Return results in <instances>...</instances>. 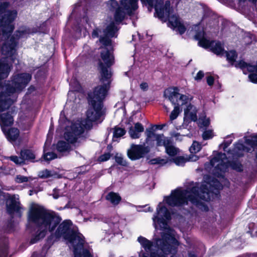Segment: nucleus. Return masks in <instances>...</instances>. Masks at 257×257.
I'll return each instance as SVG.
<instances>
[{
  "mask_svg": "<svg viewBox=\"0 0 257 257\" xmlns=\"http://www.w3.org/2000/svg\"><path fill=\"white\" fill-rule=\"evenodd\" d=\"M99 41L107 47L103 48L101 52L99 60L101 85L96 87L93 92L88 94L90 107L86 113L87 120L85 124L83 123L85 129H90L92 122L97 120L102 115V101L107 94L111 81L112 72L110 67L113 64L114 58L110 50L111 42L108 38L102 37Z\"/></svg>",
  "mask_w": 257,
  "mask_h": 257,
  "instance_id": "f257e3e1",
  "label": "nucleus"
},
{
  "mask_svg": "<svg viewBox=\"0 0 257 257\" xmlns=\"http://www.w3.org/2000/svg\"><path fill=\"white\" fill-rule=\"evenodd\" d=\"M170 214L166 207L160 203L153 220L155 229L162 230V238H155L153 242L144 237H139L138 241L146 251L143 257H165L176 252L179 243L175 237L174 231L167 224V221L170 219Z\"/></svg>",
  "mask_w": 257,
  "mask_h": 257,
  "instance_id": "f03ea898",
  "label": "nucleus"
},
{
  "mask_svg": "<svg viewBox=\"0 0 257 257\" xmlns=\"http://www.w3.org/2000/svg\"><path fill=\"white\" fill-rule=\"evenodd\" d=\"M29 73L16 74L12 77L5 85L0 86V124L3 132L6 127L10 126L14 122L13 117L9 113H3L9 108L16 100L19 94L31 80Z\"/></svg>",
  "mask_w": 257,
  "mask_h": 257,
  "instance_id": "7ed1b4c3",
  "label": "nucleus"
},
{
  "mask_svg": "<svg viewBox=\"0 0 257 257\" xmlns=\"http://www.w3.org/2000/svg\"><path fill=\"white\" fill-rule=\"evenodd\" d=\"M28 218L38 227L37 232L31 238V244L35 243L43 238L48 231H53L61 220L55 213L48 212L37 205L31 206Z\"/></svg>",
  "mask_w": 257,
  "mask_h": 257,
  "instance_id": "20e7f679",
  "label": "nucleus"
},
{
  "mask_svg": "<svg viewBox=\"0 0 257 257\" xmlns=\"http://www.w3.org/2000/svg\"><path fill=\"white\" fill-rule=\"evenodd\" d=\"M120 5L114 0H109L106 4V11L108 13H113L114 18H107V26L104 33L106 37H112L115 36L117 28L116 23L121 22L125 15H131L133 11L138 9V0H120Z\"/></svg>",
  "mask_w": 257,
  "mask_h": 257,
  "instance_id": "39448f33",
  "label": "nucleus"
},
{
  "mask_svg": "<svg viewBox=\"0 0 257 257\" xmlns=\"http://www.w3.org/2000/svg\"><path fill=\"white\" fill-rule=\"evenodd\" d=\"M13 31L8 35V37L3 38L7 48L3 52V45H0V80L7 78L11 71V62L14 61L15 53V47L16 45L15 39L27 38L31 33L30 30L25 27H21L15 34V37H10ZM2 35L0 36V41Z\"/></svg>",
  "mask_w": 257,
  "mask_h": 257,
  "instance_id": "423d86ee",
  "label": "nucleus"
},
{
  "mask_svg": "<svg viewBox=\"0 0 257 257\" xmlns=\"http://www.w3.org/2000/svg\"><path fill=\"white\" fill-rule=\"evenodd\" d=\"M208 184H203L200 188L199 193V187H194L191 189L186 190L177 189L172 193L170 196L165 198L166 202L170 206H180L187 203L190 201L193 204L198 205L199 199L204 201H208L210 199Z\"/></svg>",
  "mask_w": 257,
  "mask_h": 257,
  "instance_id": "0eeeda50",
  "label": "nucleus"
},
{
  "mask_svg": "<svg viewBox=\"0 0 257 257\" xmlns=\"http://www.w3.org/2000/svg\"><path fill=\"white\" fill-rule=\"evenodd\" d=\"M143 3L148 4L151 8L155 5L156 14L162 21L168 20L169 26L176 29L180 34H183L186 30L185 26L180 22L179 19L173 14L170 8V3L166 1L165 4L162 0H141Z\"/></svg>",
  "mask_w": 257,
  "mask_h": 257,
  "instance_id": "6e6552de",
  "label": "nucleus"
},
{
  "mask_svg": "<svg viewBox=\"0 0 257 257\" xmlns=\"http://www.w3.org/2000/svg\"><path fill=\"white\" fill-rule=\"evenodd\" d=\"M9 4L6 2H0V36L2 35L0 45H3V52H5L7 46L3 38H6L8 35L13 31L14 26L13 22L17 17V12L16 10H7Z\"/></svg>",
  "mask_w": 257,
  "mask_h": 257,
  "instance_id": "1a4fd4ad",
  "label": "nucleus"
},
{
  "mask_svg": "<svg viewBox=\"0 0 257 257\" xmlns=\"http://www.w3.org/2000/svg\"><path fill=\"white\" fill-rule=\"evenodd\" d=\"M179 91L177 87H171L166 89L164 93V97L174 105V108L170 115L171 120L176 119L181 112L179 107V101L183 105L187 104L192 99V96L180 94Z\"/></svg>",
  "mask_w": 257,
  "mask_h": 257,
  "instance_id": "9d476101",
  "label": "nucleus"
},
{
  "mask_svg": "<svg viewBox=\"0 0 257 257\" xmlns=\"http://www.w3.org/2000/svg\"><path fill=\"white\" fill-rule=\"evenodd\" d=\"M84 129L83 122L80 120L70 122L65 128L63 138L72 146L78 147L84 140L82 136Z\"/></svg>",
  "mask_w": 257,
  "mask_h": 257,
  "instance_id": "9b49d317",
  "label": "nucleus"
},
{
  "mask_svg": "<svg viewBox=\"0 0 257 257\" xmlns=\"http://www.w3.org/2000/svg\"><path fill=\"white\" fill-rule=\"evenodd\" d=\"M195 39L199 40L200 46L210 48V50L217 55H222L224 50L222 44L216 41H209L204 38V32H200L195 36Z\"/></svg>",
  "mask_w": 257,
  "mask_h": 257,
  "instance_id": "f8f14e48",
  "label": "nucleus"
},
{
  "mask_svg": "<svg viewBox=\"0 0 257 257\" xmlns=\"http://www.w3.org/2000/svg\"><path fill=\"white\" fill-rule=\"evenodd\" d=\"M150 151V147L146 146L145 144L135 145L132 144L127 151V155L131 160H137L144 158Z\"/></svg>",
  "mask_w": 257,
  "mask_h": 257,
  "instance_id": "ddd939ff",
  "label": "nucleus"
},
{
  "mask_svg": "<svg viewBox=\"0 0 257 257\" xmlns=\"http://www.w3.org/2000/svg\"><path fill=\"white\" fill-rule=\"evenodd\" d=\"M71 222L70 220H65L61 223L55 232L57 237H63L65 240H70L74 243L72 240V236L71 234L73 232L71 229Z\"/></svg>",
  "mask_w": 257,
  "mask_h": 257,
  "instance_id": "4468645a",
  "label": "nucleus"
},
{
  "mask_svg": "<svg viewBox=\"0 0 257 257\" xmlns=\"http://www.w3.org/2000/svg\"><path fill=\"white\" fill-rule=\"evenodd\" d=\"M227 159L225 154L218 153L210 161L211 166L220 171H223L227 167Z\"/></svg>",
  "mask_w": 257,
  "mask_h": 257,
  "instance_id": "2eb2a0df",
  "label": "nucleus"
},
{
  "mask_svg": "<svg viewBox=\"0 0 257 257\" xmlns=\"http://www.w3.org/2000/svg\"><path fill=\"white\" fill-rule=\"evenodd\" d=\"M7 208L10 214L20 212L21 207L17 196L14 195L10 198L7 203Z\"/></svg>",
  "mask_w": 257,
  "mask_h": 257,
  "instance_id": "dca6fc26",
  "label": "nucleus"
},
{
  "mask_svg": "<svg viewBox=\"0 0 257 257\" xmlns=\"http://www.w3.org/2000/svg\"><path fill=\"white\" fill-rule=\"evenodd\" d=\"M144 131V127L140 122H136L130 127L128 133L130 137L133 139H137L140 138L141 134Z\"/></svg>",
  "mask_w": 257,
  "mask_h": 257,
  "instance_id": "f3484780",
  "label": "nucleus"
},
{
  "mask_svg": "<svg viewBox=\"0 0 257 257\" xmlns=\"http://www.w3.org/2000/svg\"><path fill=\"white\" fill-rule=\"evenodd\" d=\"M184 120L185 121H195L197 119V109L196 108L189 104L186 108L184 109Z\"/></svg>",
  "mask_w": 257,
  "mask_h": 257,
  "instance_id": "a211bd4d",
  "label": "nucleus"
},
{
  "mask_svg": "<svg viewBox=\"0 0 257 257\" xmlns=\"http://www.w3.org/2000/svg\"><path fill=\"white\" fill-rule=\"evenodd\" d=\"M71 235L73 236L72 240L74 241V243L70 240H68V241L74 248V252L78 251L79 249H81L83 247L84 243V240L82 238L83 236L80 234H77L74 232H73Z\"/></svg>",
  "mask_w": 257,
  "mask_h": 257,
  "instance_id": "6ab92c4d",
  "label": "nucleus"
},
{
  "mask_svg": "<svg viewBox=\"0 0 257 257\" xmlns=\"http://www.w3.org/2000/svg\"><path fill=\"white\" fill-rule=\"evenodd\" d=\"M73 146L67 142L64 141H59L56 145V149L58 152L62 154H66L72 150Z\"/></svg>",
  "mask_w": 257,
  "mask_h": 257,
  "instance_id": "aec40b11",
  "label": "nucleus"
},
{
  "mask_svg": "<svg viewBox=\"0 0 257 257\" xmlns=\"http://www.w3.org/2000/svg\"><path fill=\"white\" fill-rule=\"evenodd\" d=\"M6 136L7 139L13 143L15 142L19 137V130L17 128H11L8 131L5 129V132H3Z\"/></svg>",
  "mask_w": 257,
  "mask_h": 257,
  "instance_id": "412c9836",
  "label": "nucleus"
},
{
  "mask_svg": "<svg viewBox=\"0 0 257 257\" xmlns=\"http://www.w3.org/2000/svg\"><path fill=\"white\" fill-rule=\"evenodd\" d=\"M155 139L157 146H164L165 147L170 143L171 140L165 137L163 134L155 133Z\"/></svg>",
  "mask_w": 257,
  "mask_h": 257,
  "instance_id": "4be33fe9",
  "label": "nucleus"
},
{
  "mask_svg": "<svg viewBox=\"0 0 257 257\" xmlns=\"http://www.w3.org/2000/svg\"><path fill=\"white\" fill-rule=\"evenodd\" d=\"M146 139L145 141L146 146L152 147L155 144V133L150 130L146 131Z\"/></svg>",
  "mask_w": 257,
  "mask_h": 257,
  "instance_id": "5701e85b",
  "label": "nucleus"
},
{
  "mask_svg": "<svg viewBox=\"0 0 257 257\" xmlns=\"http://www.w3.org/2000/svg\"><path fill=\"white\" fill-rule=\"evenodd\" d=\"M106 199L113 205H117L121 200V197L118 194L114 192L109 193L105 197Z\"/></svg>",
  "mask_w": 257,
  "mask_h": 257,
  "instance_id": "b1692460",
  "label": "nucleus"
},
{
  "mask_svg": "<svg viewBox=\"0 0 257 257\" xmlns=\"http://www.w3.org/2000/svg\"><path fill=\"white\" fill-rule=\"evenodd\" d=\"M165 148L166 153L170 156H175L179 152V149L172 145L171 141Z\"/></svg>",
  "mask_w": 257,
  "mask_h": 257,
  "instance_id": "393cba45",
  "label": "nucleus"
},
{
  "mask_svg": "<svg viewBox=\"0 0 257 257\" xmlns=\"http://www.w3.org/2000/svg\"><path fill=\"white\" fill-rule=\"evenodd\" d=\"M21 156L24 158V162L25 160H33L35 158V155L30 150H26L22 151Z\"/></svg>",
  "mask_w": 257,
  "mask_h": 257,
  "instance_id": "a878e982",
  "label": "nucleus"
},
{
  "mask_svg": "<svg viewBox=\"0 0 257 257\" xmlns=\"http://www.w3.org/2000/svg\"><path fill=\"white\" fill-rule=\"evenodd\" d=\"M251 148H249L247 147H244L242 144L240 143L236 144L234 148V152H236V155L239 157L241 156L242 154L241 153L238 152L237 151H245L246 152H248L251 151Z\"/></svg>",
  "mask_w": 257,
  "mask_h": 257,
  "instance_id": "bb28decb",
  "label": "nucleus"
},
{
  "mask_svg": "<svg viewBox=\"0 0 257 257\" xmlns=\"http://www.w3.org/2000/svg\"><path fill=\"white\" fill-rule=\"evenodd\" d=\"M246 145L249 146L251 148L257 146V136H253L245 140Z\"/></svg>",
  "mask_w": 257,
  "mask_h": 257,
  "instance_id": "cd10ccee",
  "label": "nucleus"
},
{
  "mask_svg": "<svg viewBox=\"0 0 257 257\" xmlns=\"http://www.w3.org/2000/svg\"><path fill=\"white\" fill-rule=\"evenodd\" d=\"M225 53L227 60L231 63H234L237 58V54L235 51H230L228 52H225Z\"/></svg>",
  "mask_w": 257,
  "mask_h": 257,
  "instance_id": "c85d7f7f",
  "label": "nucleus"
},
{
  "mask_svg": "<svg viewBox=\"0 0 257 257\" xmlns=\"http://www.w3.org/2000/svg\"><path fill=\"white\" fill-rule=\"evenodd\" d=\"M173 162L176 165L182 166L187 162V159L184 157L179 156L174 158Z\"/></svg>",
  "mask_w": 257,
  "mask_h": 257,
  "instance_id": "c756f323",
  "label": "nucleus"
},
{
  "mask_svg": "<svg viewBox=\"0 0 257 257\" xmlns=\"http://www.w3.org/2000/svg\"><path fill=\"white\" fill-rule=\"evenodd\" d=\"M168 160L167 159H161L160 158H157L152 159L150 161V163L152 165L160 164L164 165L167 163Z\"/></svg>",
  "mask_w": 257,
  "mask_h": 257,
  "instance_id": "7c9ffc66",
  "label": "nucleus"
},
{
  "mask_svg": "<svg viewBox=\"0 0 257 257\" xmlns=\"http://www.w3.org/2000/svg\"><path fill=\"white\" fill-rule=\"evenodd\" d=\"M125 134V131L122 128L115 127L113 131V137L119 138Z\"/></svg>",
  "mask_w": 257,
  "mask_h": 257,
  "instance_id": "2f4dec72",
  "label": "nucleus"
},
{
  "mask_svg": "<svg viewBox=\"0 0 257 257\" xmlns=\"http://www.w3.org/2000/svg\"><path fill=\"white\" fill-rule=\"evenodd\" d=\"M201 149V145L197 142H194L190 148V151L192 154L196 153L198 152Z\"/></svg>",
  "mask_w": 257,
  "mask_h": 257,
  "instance_id": "473e14b6",
  "label": "nucleus"
},
{
  "mask_svg": "<svg viewBox=\"0 0 257 257\" xmlns=\"http://www.w3.org/2000/svg\"><path fill=\"white\" fill-rule=\"evenodd\" d=\"M38 176L41 178H47L52 176L51 172L47 169L39 172Z\"/></svg>",
  "mask_w": 257,
  "mask_h": 257,
  "instance_id": "72a5a7b5",
  "label": "nucleus"
},
{
  "mask_svg": "<svg viewBox=\"0 0 257 257\" xmlns=\"http://www.w3.org/2000/svg\"><path fill=\"white\" fill-rule=\"evenodd\" d=\"M209 123L210 120L208 118L205 117L204 118L199 119L198 124L201 127H206L209 125Z\"/></svg>",
  "mask_w": 257,
  "mask_h": 257,
  "instance_id": "f704fd0d",
  "label": "nucleus"
},
{
  "mask_svg": "<svg viewBox=\"0 0 257 257\" xmlns=\"http://www.w3.org/2000/svg\"><path fill=\"white\" fill-rule=\"evenodd\" d=\"M16 181L17 183H21L23 182H28L32 180L31 177H27L22 175H18L16 177Z\"/></svg>",
  "mask_w": 257,
  "mask_h": 257,
  "instance_id": "c9c22d12",
  "label": "nucleus"
},
{
  "mask_svg": "<svg viewBox=\"0 0 257 257\" xmlns=\"http://www.w3.org/2000/svg\"><path fill=\"white\" fill-rule=\"evenodd\" d=\"M115 161L117 163L122 166H125L126 165V161L122 157L121 154H117L115 157Z\"/></svg>",
  "mask_w": 257,
  "mask_h": 257,
  "instance_id": "e433bc0d",
  "label": "nucleus"
},
{
  "mask_svg": "<svg viewBox=\"0 0 257 257\" xmlns=\"http://www.w3.org/2000/svg\"><path fill=\"white\" fill-rule=\"evenodd\" d=\"M11 160L15 162L17 164H22L24 163V158L21 156L20 157L17 156H11L10 157Z\"/></svg>",
  "mask_w": 257,
  "mask_h": 257,
  "instance_id": "4c0bfd02",
  "label": "nucleus"
},
{
  "mask_svg": "<svg viewBox=\"0 0 257 257\" xmlns=\"http://www.w3.org/2000/svg\"><path fill=\"white\" fill-rule=\"evenodd\" d=\"M213 136L212 132L210 130L205 131L202 134V137L204 140L211 139Z\"/></svg>",
  "mask_w": 257,
  "mask_h": 257,
  "instance_id": "58836bf2",
  "label": "nucleus"
},
{
  "mask_svg": "<svg viewBox=\"0 0 257 257\" xmlns=\"http://www.w3.org/2000/svg\"><path fill=\"white\" fill-rule=\"evenodd\" d=\"M45 159L46 160L50 161L56 158V155L53 153H48L44 155Z\"/></svg>",
  "mask_w": 257,
  "mask_h": 257,
  "instance_id": "ea45409f",
  "label": "nucleus"
},
{
  "mask_svg": "<svg viewBox=\"0 0 257 257\" xmlns=\"http://www.w3.org/2000/svg\"><path fill=\"white\" fill-rule=\"evenodd\" d=\"M110 155L109 153H106L100 156L99 160L101 162L106 161L110 158Z\"/></svg>",
  "mask_w": 257,
  "mask_h": 257,
  "instance_id": "a19ab883",
  "label": "nucleus"
},
{
  "mask_svg": "<svg viewBox=\"0 0 257 257\" xmlns=\"http://www.w3.org/2000/svg\"><path fill=\"white\" fill-rule=\"evenodd\" d=\"M249 80L254 83H257V74L250 73L248 75Z\"/></svg>",
  "mask_w": 257,
  "mask_h": 257,
  "instance_id": "79ce46f5",
  "label": "nucleus"
},
{
  "mask_svg": "<svg viewBox=\"0 0 257 257\" xmlns=\"http://www.w3.org/2000/svg\"><path fill=\"white\" fill-rule=\"evenodd\" d=\"M204 74L202 71H199L194 77V79L196 81L200 80L203 77Z\"/></svg>",
  "mask_w": 257,
  "mask_h": 257,
  "instance_id": "37998d69",
  "label": "nucleus"
},
{
  "mask_svg": "<svg viewBox=\"0 0 257 257\" xmlns=\"http://www.w3.org/2000/svg\"><path fill=\"white\" fill-rule=\"evenodd\" d=\"M140 87L144 91H146L148 90L149 88V85L148 83L146 82H142L140 85Z\"/></svg>",
  "mask_w": 257,
  "mask_h": 257,
  "instance_id": "c03bdc74",
  "label": "nucleus"
},
{
  "mask_svg": "<svg viewBox=\"0 0 257 257\" xmlns=\"http://www.w3.org/2000/svg\"><path fill=\"white\" fill-rule=\"evenodd\" d=\"M232 167L233 169L236 170V171L239 172L242 170V167L240 163H234L232 164Z\"/></svg>",
  "mask_w": 257,
  "mask_h": 257,
  "instance_id": "a18cd8bd",
  "label": "nucleus"
},
{
  "mask_svg": "<svg viewBox=\"0 0 257 257\" xmlns=\"http://www.w3.org/2000/svg\"><path fill=\"white\" fill-rule=\"evenodd\" d=\"M186 158L187 159V161L195 162L198 160L199 157L195 155L192 154L188 158Z\"/></svg>",
  "mask_w": 257,
  "mask_h": 257,
  "instance_id": "49530a36",
  "label": "nucleus"
},
{
  "mask_svg": "<svg viewBox=\"0 0 257 257\" xmlns=\"http://www.w3.org/2000/svg\"><path fill=\"white\" fill-rule=\"evenodd\" d=\"M214 78L212 76H208L207 78V83L209 86H211L214 83Z\"/></svg>",
  "mask_w": 257,
  "mask_h": 257,
  "instance_id": "de8ad7c7",
  "label": "nucleus"
},
{
  "mask_svg": "<svg viewBox=\"0 0 257 257\" xmlns=\"http://www.w3.org/2000/svg\"><path fill=\"white\" fill-rule=\"evenodd\" d=\"M99 32H100V30L98 29H96L94 30L92 33V37L94 38L98 37Z\"/></svg>",
  "mask_w": 257,
  "mask_h": 257,
  "instance_id": "09e8293b",
  "label": "nucleus"
},
{
  "mask_svg": "<svg viewBox=\"0 0 257 257\" xmlns=\"http://www.w3.org/2000/svg\"><path fill=\"white\" fill-rule=\"evenodd\" d=\"M83 257H92V256L89 252H88L87 251H85L84 252Z\"/></svg>",
  "mask_w": 257,
  "mask_h": 257,
  "instance_id": "8fccbe9b",
  "label": "nucleus"
},
{
  "mask_svg": "<svg viewBox=\"0 0 257 257\" xmlns=\"http://www.w3.org/2000/svg\"><path fill=\"white\" fill-rule=\"evenodd\" d=\"M74 257H81V255H80V253L78 252V251L74 252Z\"/></svg>",
  "mask_w": 257,
  "mask_h": 257,
  "instance_id": "3c124183",
  "label": "nucleus"
},
{
  "mask_svg": "<svg viewBox=\"0 0 257 257\" xmlns=\"http://www.w3.org/2000/svg\"><path fill=\"white\" fill-rule=\"evenodd\" d=\"M53 197L55 198V199H57L58 198V196L57 195H53Z\"/></svg>",
  "mask_w": 257,
  "mask_h": 257,
  "instance_id": "603ef678",
  "label": "nucleus"
},
{
  "mask_svg": "<svg viewBox=\"0 0 257 257\" xmlns=\"http://www.w3.org/2000/svg\"><path fill=\"white\" fill-rule=\"evenodd\" d=\"M189 257H196L194 255H190Z\"/></svg>",
  "mask_w": 257,
  "mask_h": 257,
  "instance_id": "864d4df0",
  "label": "nucleus"
},
{
  "mask_svg": "<svg viewBox=\"0 0 257 257\" xmlns=\"http://www.w3.org/2000/svg\"><path fill=\"white\" fill-rule=\"evenodd\" d=\"M228 144H226V143L224 144V147H227L228 146Z\"/></svg>",
  "mask_w": 257,
  "mask_h": 257,
  "instance_id": "5fc2aeb1",
  "label": "nucleus"
},
{
  "mask_svg": "<svg viewBox=\"0 0 257 257\" xmlns=\"http://www.w3.org/2000/svg\"><path fill=\"white\" fill-rule=\"evenodd\" d=\"M178 136V134H175L173 135V136L176 137Z\"/></svg>",
  "mask_w": 257,
  "mask_h": 257,
  "instance_id": "6e6d98bb",
  "label": "nucleus"
}]
</instances>
